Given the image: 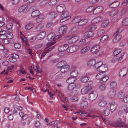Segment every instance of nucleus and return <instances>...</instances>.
I'll use <instances>...</instances> for the list:
<instances>
[{
    "mask_svg": "<svg viewBox=\"0 0 128 128\" xmlns=\"http://www.w3.org/2000/svg\"><path fill=\"white\" fill-rule=\"evenodd\" d=\"M33 68L34 70L38 73H40L42 72L40 68L36 66H34Z\"/></svg>",
    "mask_w": 128,
    "mask_h": 128,
    "instance_id": "nucleus-50",
    "label": "nucleus"
},
{
    "mask_svg": "<svg viewBox=\"0 0 128 128\" xmlns=\"http://www.w3.org/2000/svg\"><path fill=\"white\" fill-rule=\"evenodd\" d=\"M80 18V17L79 16L75 17L72 19V22L74 23H78V24Z\"/></svg>",
    "mask_w": 128,
    "mask_h": 128,
    "instance_id": "nucleus-47",
    "label": "nucleus"
},
{
    "mask_svg": "<svg viewBox=\"0 0 128 128\" xmlns=\"http://www.w3.org/2000/svg\"><path fill=\"white\" fill-rule=\"evenodd\" d=\"M114 37L113 42L114 43H116L121 39V36L118 34H116V33L114 35Z\"/></svg>",
    "mask_w": 128,
    "mask_h": 128,
    "instance_id": "nucleus-20",
    "label": "nucleus"
},
{
    "mask_svg": "<svg viewBox=\"0 0 128 128\" xmlns=\"http://www.w3.org/2000/svg\"><path fill=\"white\" fill-rule=\"evenodd\" d=\"M126 54L125 53H123L122 54L119 56H114V57L112 60V62L113 63L116 62H121L125 60L126 57Z\"/></svg>",
    "mask_w": 128,
    "mask_h": 128,
    "instance_id": "nucleus-1",
    "label": "nucleus"
},
{
    "mask_svg": "<svg viewBox=\"0 0 128 128\" xmlns=\"http://www.w3.org/2000/svg\"><path fill=\"white\" fill-rule=\"evenodd\" d=\"M44 18L43 15H40L36 19V21L37 22H39L42 21Z\"/></svg>",
    "mask_w": 128,
    "mask_h": 128,
    "instance_id": "nucleus-45",
    "label": "nucleus"
},
{
    "mask_svg": "<svg viewBox=\"0 0 128 128\" xmlns=\"http://www.w3.org/2000/svg\"><path fill=\"white\" fill-rule=\"evenodd\" d=\"M67 28L65 26H61L58 30V33L60 34L64 35L65 34L67 31Z\"/></svg>",
    "mask_w": 128,
    "mask_h": 128,
    "instance_id": "nucleus-5",
    "label": "nucleus"
},
{
    "mask_svg": "<svg viewBox=\"0 0 128 128\" xmlns=\"http://www.w3.org/2000/svg\"><path fill=\"white\" fill-rule=\"evenodd\" d=\"M70 79L72 82H70L69 81L68 83L69 84L68 86V90H73L76 86V84L74 82L76 79V78H74L70 77L69 78V80Z\"/></svg>",
    "mask_w": 128,
    "mask_h": 128,
    "instance_id": "nucleus-2",
    "label": "nucleus"
},
{
    "mask_svg": "<svg viewBox=\"0 0 128 128\" xmlns=\"http://www.w3.org/2000/svg\"><path fill=\"white\" fill-rule=\"evenodd\" d=\"M103 10V8L102 6H98L97 7L93 12V13L94 14H97L102 12Z\"/></svg>",
    "mask_w": 128,
    "mask_h": 128,
    "instance_id": "nucleus-10",
    "label": "nucleus"
},
{
    "mask_svg": "<svg viewBox=\"0 0 128 128\" xmlns=\"http://www.w3.org/2000/svg\"><path fill=\"white\" fill-rule=\"evenodd\" d=\"M79 48V46H73L68 48V50H69V51L68 52H73L76 51Z\"/></svg>",
    "mask_w": 128,
    "mask_h": 128,
    "instance_id": "nucleus-13",
    "label": "nucleus"
},
{
    "mask_svg": "<svg viewBox=\"0 0 128 128\" xmlns=\"http://www.w3.org/2000/svg\"><path fill=\"white\" fill-rule=\"evenodd\" d=\"M128 69L126 67L121 69L119 72V75L121 77H123L126 75L127 73Z\"/></svg>",
    "mask_w": 128,
    "mask_h": 128,
    "instance_id": "nucleus-9",
    "label": "nucleus"
},
{
    "mask_svg": "<svg viewBox=\"0 0 128 128\" xmlns=\"http://www.w3.org/2000/svg\"><path fill=\"white\" fill-rule=\"evenodd\" d=\"M57 2L56 0H51L48 2L49 5L50 6L55 5Z\"/></svg>",
    "mask_w": 128,
    "mask_h": 128,
    "instance_id": "nucleus-41",
    "label": "nucleus"
},
{
    "mask_svg": "<svg viewBox=\"0 0 128 128\" xmlns=\"http://www.w3.org/2000/svg\"><path fill=\"white\" fill-rule=\"evenodd\" d=\"M100 71L98 72H102L105 73V72L108 70L107 66L106 64H102L100 68Z\"/></svg>",
    "mask_w": 128,
    "mask_h": 128,
    "instance_id": "nucleus-21",
    "label": "nucleus"
},
{
    "mask_svg": "<svg viewBox=\"0 0 128 128\" xmlns=\"http://www.w3.org/2000/svg\"><path fill=\"white\" fill-rule=\"evenodd\" d=\"M122 24L124 26H128V18H126L123 20Z\"/></svg>",
    "mask_w": 128,
    "mask_h": 128,
    "instance_id": "nucleus-36",
    "label": "nucleus"
},
{
    "mask_svg": "<svg viewBox=\"0 0 128 128\" xmlns=\"http://www.w3.org/2000/svg\"><path fill=\"white\" fill-rule=\"evenodd\" d=\"M103 114L105 116H107L110 113V109L107 108H104L103 111Z\"/></svg>",
    "mask_w": 128,
    "mask_h": 128,
    "instance_id": "nucleus-32",
    "label": "nucleus"
},
{
    "mask_svg": "<svg viewBox=\"0 0 128 128\" xmlns=\"http://www.w3.org/2000/svg\"><path fill=\"white\" fill-rule=\"evenodd\" d=\"M121 50L120 49H117L115 50L113 54L114 56H117L121 52Z\"/></svg>",
    "mask_w": 128,
    "mask_h": 128,
    "instance_id": "nucleus-46",
    "label": "nucleus"
},
{
    "mask_svg": "<svg viewBox=\"0 0 128 128\" xmlns=\"http://www.w3.org/2000/svg\"><path fill=\"white\" fill-rule=\"evenodd\" d=\"M3 43L5 44H6L9 42V41L7 38H3L2 41Z\"/></svg>",
    "mask_w": 128,
    "mask_h": 128,
    "instance_id": "nucleus-61",
    "label": "nucleus"
},
{
    "mask_svg": "<svg viewBox=\"0 0 128 128\" xmlns=\"http://www.w3.org/2000/svg\"><path fill=\"white\" fill-rule=\"evenodd\" d=\"M79 37L76 35L72 34L68 36L66 39L69 40V41L71 43H74L78 40Z\"/></svg>",
    "mask_w": 128,
    "mask_h": 128,
    "instance_id": "nucleus-3",
    "label": "nucleus"
},
{
    "mask_svg": "<svg viewBox=\"0 0 128 128\" xmlns=\"http://www.w3.org/2000/svg\"><path fill=\"white\" fill-rule=\"evenodd\" d=\"M99 49L98 51H97L94 54V56L97 58L99 56H102L103 54V52L102 50H100Z\"/></svg>",
    "mask_w": 128,
    "mask_h": 128,
    "instance_id": "nucleus-27",
    "label": "nucleus"
},
{
    "mask_svg": "<svg viewBox=\"0 0 128 128\" xmlns=\"http://www.w3.org/2000/svg\"><path fill=\"white\" fill-rule=\"evenodd\" d=\"M67 44L62 45L59 47L58 50L60 52H63L66 50H68V46ZM68 52V50L67 51Z\"/></svg>",
    "mask_w": 128,
    "mask_h": 128,
    "instance_id": "nucleus-14",
    "label": "nucleus"
},
{
    "mask_svg": "<svg viewBox=\"0 0 128 128\" xmlns=\"http://www.w3.org/2000/svg\"><path fill=\"white\" fill-rule=\"evenodd\" d=\"M88 106V102L86 101H84L82 102L80 104V107L82 109H86Z\"/></svg>",
    "mask_w": 128,
    "mask_h": 128,
    "instance_id": "nucleus-26",
    "label": "nucleus"
},
{
    "mask_svg": "<svg viewBox=\"0 0 128 128\" xmlns=\"http://www.w3.org/2000/svg\"><path fill=\"white\" fill-rule=\"evenodd\" d=\"M110 125L111 126L114 127H118V124H117L116 122H113L111 123L110 124Z\"/></svg>",
    "mask_w": 128,
    "mask_h": 128,
    "instance_id": "nucleus-63",
    "label": "nucleus"
},
{
    "mask_svg": "<svg viewBox=\"0 0 128 128\" xmlns=\"http://www.w3.org/2000/svg\"><path fill=\"white\" fill-rule=\"evenodd\" d=\"M117 106V103L116 102H112L110 104V108L111 112H113L116 108Z\"/></svg>",
    "mask_w": 128,
    "mask_h": 128,
    "instance_id": "nucleus-15",
    "label": "nucleus"
},
{
    "mask_svg": "<svg viewBox=\"0 0 128 128\" xmlns=\"http://www.w3.org/2000/svg\"><path fill=\"white\" fill-rule=\"evenodd\" d=\"M94 6H91L86 10V12L87 13H89L92 12V11L93 12L94 10Z\"/></svg>",
    "mask_w": 128,
    "mask_h": 128,
    "instance_id": "nucleus-37",
    "label": "nucleus"
},
{
    "mask_svg": "<svg viewBox=\"0 0 128 128\" xmlns=\"http://www.w3.org/2000/svg\"><path fill=\"white\" fill-rule=\"evenodd\" d=\"M55 36L54 33H50L48 36L47 39L48 41L54 40L55 39Z\"/></svg>",
    "mask_w": 128,
    "mask_h": 128,
    "instance_id": "nucleus-18",
    "label": "nucleus"
},
{
    "mask_svg": "<svg viewBox=\"0 0 128 128\" xmlns=\"http://www.w3.org/2000/svg\"><path fill=\"white\" fill-rule=\"evenodd\" d=\"M14 46L16 49H19L20 48L21 44L19 43H16L14 44Z\"/></svg>",
    "mask_w": 128,
    "mask_h": 128,
    "instance_id": "nucleus-55",
    "label": "nucleus"
},
{
    "mask_svg": "<svg viewBox=\"0 0 128 128\" xmlns=\"http://www.w3.org/2000/svg\"><path fill=\"white\" fill-rule=\"evenodd\" d=\"M102 64L103 63L102 62H98L96 63V62L94 67L96 68L97 71H100V68Z\"/></svg>",
    "mask_w": 128,
    "mask_h": 128,
    "instance_id": "nucleus-31",
    "label": "nucleus"
},
{
    "mask_svg": "<svg viewBox=\"0 0 128 128\" xmlns=\"http://www.w3.org/2000/svg\"><path fill=\"white\" fill-rule=\"evenodd\" d=\"M117 86L116 83L114 81H112L110 84V87L111 88H115Z\"/></svg>",
    "mask_w": 128,
    "mask_h": 128,
    "instance_id": "nucleus-52",
    "label": "nucleus"
},
{
    "mask_svg": "<svg viewBox=\"0 0 128 128\" xmlns=\"http://www.w3.org/2000/svg\"><path fill=\"white\" fill-rule=\"evenodd\" d=\"M109 23V21L108 20H105L102 23V28H105L106 26Z\"/></svg>",
    "mask_w": 128,
    "mask_h": 128,
    "instance_id": "nucleus-49",
    "label": "nucleus"
},
{
    "mask_svg": "<svg viewBox=\"0 0 128 128\" xmlns=\"http://www.w3.org/2000/svg\"><path fill=\"white\" fill-rule=\"evenodd\" d=\"M46 32L45 31L41 32L38 34L37 36V38L39 40H42L46 36Z\"/></svg>",
    "mask_w": 128,
    "mask_h": 128,
    "instance_id": "nucleus-24",
    "label": "nucleus"
},
{
    "mask_svg": "<svg viewBox=\"0 0 128 128\" xmlns=\"http://www.w3.org/2000/svg\"><path fill=\"white\" fill-rule=\"evenodd\" d=\"M109 36L108 35H104L101 37L100 41L102 43L104 42L107 40Z\"/></svg>",
    "mask_w": 128,
    "mask_h": 128,
    "instance_id": "nucleus-34",
    "label": "nucleus"
},
{
    "mask_svg": "<svg viewBox=\"0 0 128 128\" xmlns=\"http://www.w3.org/2000/svg\"><path fill=\"white\" fill-rule=\"evenodd\" d=\"M18 11L19 12H23L24 13H26L28 12V10L26 6L25 5H22L18 9Z\"/></svg>",
    "mask_w": 128,
    "mask_h": 128,
    "instance_id": "nucleus-12",
    "label": "nucleus"
},
{
    "mask_svg": "<svg viewBox=\"0 0 128 128\" xmlns=\"http://www.w3.org/2000/svg\"><path fill=\"white\" fill-rule=\"evenodd\" d=\"M118 13V10H114L111 12H108L109 16H113L116 15Z\"/></svg>",
    "mask_w": 128,
    "mask_h": 128,
    "instance_id": "nucleus-39",
    "label": "nucleus"
},
{
    "mask_svg": "<svg viewBox=\"0 0 128 128\" xmlns=\"http://www.w3.org/2000/svg\"><path fill=\"white\" fill-rule=\"evenodd\" d=\"M90 90L89 86L84 87L82 89L81 93L83 94H85L87 93Z\"/></svg>",
    "mask_w": 128,
    "mask_h": 128,
    "instance_id": "nucleus-28",
    "label": "nucleus"
},
{
    "mask_svg": "<svg viewBox=\"0 0 128 128\" xmlns=\"http://www.w3.org/2000/svg\"><path fill=\"white\" fill-rule=\"evenodd\" d=\"M56 16L55 12H52L49 14V17L51 19H54Z\"/></svg>",
    "mask_w": 128,
    "mask_h": 128,
    "instance_id": "nucleus-40",
    "label": "nucleus"
},
{
    "mask_svg": "<svg viewBox=\"0 0 128 128\" xmlns=\"http://www.w3.org/2000/svg\"><path fill=\"white\" fill-rule=\"evenodd\" d=\"M90 49V47L88 46H86L81 50V52L82 54H84L87 52Z\"/></svg>",
    "mask_w": 128,
    "mask_h": 128,
    "instance_id": "nucleus-38",
    "label": "nucleus"
},
{
    "mask_svg": "<svg viewBox=\"0 0 128 128\" xmlns=\"http://www.w3.org/2000/svg\"><path fill=\"white\" fill-rule=\"evenodd\" d=\"M116 92L114 88H111L108 92V96L110 98L114 97L116 94Z\"/></svg>",
    "mask_w": 128,
    "mask_h": 128,
    "instance_id": "nucleus-16",
    "label": "nucleus"
},
{
    "mask_svg": "<svg viewBox=\"0 0 128 128\" xmlns=\"http://www.w3.org/2000/svg\"><path fill=\"white\" fill-rule=\"evenodd\" d=\"M86 40L85 39L81 40L79 42V44L80 45H85L86 44Z\"/></svg>",
    "mask_w": 128,
    "mask_h": 128,
    "instance_id": "nucleus-57",
    "label": "nucleus"
},
{
    "mask_svg": "<svg viewBox=\"0 0 128 128\" xmlns=\"http://www.w3.org/2000/svg\"><path fill=\"white\" fill-rule=\"evenodd\" d=\"M64 4L59 5L56 8L57 12L59 13L62 12L64 10Z\"/></svg>",
    "mask_w": 128,
    "mask_h": 128,
    "instance_id": "nucleus-19",
    "label": "nucleus"
},
{
    "mask_svg": "<svg viewBox=\"0 0 128 128\" xmlns=\"http://www.w3.org/2000/svg\"><path fill=\"white\" fill-rule=\"evenodd\" d=\"M107 104V102L104 101H101L98 103V105L100 107L105 106Z\"/></svg>",
    "mask_w": 128,
    "mask_h": 128,
    "instance_id": "nucleus-44",
    "label": "nucleus"
},
{
    "mask_svg": "<svg viewBox=\"0 0 128 128\" xmlns=\"http://www.w3.org/2000/svg\"><path fill=\"white\" fill-rule=\"evenodd\" d=\"M106 86L105 84H101L100 86L99 89L101 91H104L106 90Z\"/></svg>",
    "mask_w": 128,
    "mask_h": 128,
    "instance_id": "nucleus-48",
    "label": "nucleus"
},
{
    "mask_svg": "<svg viewBox=\"0 0 128 128\" xmlns=\"http://www.w3.org/2000/svg\"><path fill=\"white\" fill-rule=\"evenodd\" d=\"M110 3L109 6L111 8H116L118 6L119 4V3L116 0H110L109 1Z\"/></svg>",
    "mask_w": 128,
    "mask_h": 128,
    "instance_id": "nucleus-4",
    "label": "nucleus"
},
{
    "mask_svg": "<svg viewBox=\"0 0 128 128\" xmlns=\"http://www.w3.org/2000/svg\"><path fill=\"white\" fill-rule=\"evenodd\" d=\"M40 14V12L39 10H35L32 12L31 16L32 17H36L39 16Z\"/></svg>",
    "mask_w": 128,
    "mask_h": 128,
    "instance_id": "nucleus-29",
    "label": "nucleus"
},
{
    "mask_svg": "<svg viewBox=\"0 0 128 128\" xmlns=\"http://www.w3.org/2000/svg\"><path fill=\"white\" fill-rule=\"evenodd\" d=\"M118 97L119 98L122 99L124 97V94L123 92L120 91L118 94Z\"/></svg>",
    "mask_w": 128,
    "mask_h": 128,
    "instance_id": "nucleus-51",
    "label": "nucleus"
},
{
    "mask_svg": "<svg viewBox=\"0 0 128 128\" xmlns=\"http://www.w3.org/2000/svg\"><path fill=\"white\" fill-rule=\"evenodd\" d=\"M96 60L94 59H92L88 61V66H94L96 63Z\"/></svg>",
    "mask_w": 128,
    "mask_h": 128,
    "instance_id": "nucleus-30",
    "label": "nucleus"
},
{
    "mask_svg": "<svg viewBox=\"0 0 128 128\" xmlns=\"http://www.w3.org/2000/svg\"><path fill=\"white\" fill-rule=\"evenodd\" d=\"M89 78L86 76L83 77L81 80V81L83 82H86L89 80Z\"/></svg>",
    "mask_w": 128,
    "mask_h": 128,
    "instance_id": "nucleus-42",
    "label": "nucleus"
},
{
    "mask_svg": "<svg viewBox=\"0 0 128 128\" xmlns=\"http://www.w3.org/2000/svg\"><path fill=\"white\" fill-rule=\"evenodd\" d=\"M100 46L99 45L93 46L90 50V52L94 54L97 51H98L99 49H100Z\"/></svg>",
    "mask_w": 128,
    "mask_h": 128,
    "instance_id": "nucleus-11",
    "label": "nucleus"
},
{
    "mask_svg": "<svg viewBox=\"0 0 128 128\" xmlns=\"http://www.w3.org/2000/svg\"><path fill=\"white\" fill-rule=\"evenodd\" d=\"M103 19V18L102 16L97 17L94 19V21L96 23H98L100 21H101Z\"/></svg>",
    "mask_w": 128,
    "mask_h": 128,
    "instance_id": "nucleus-35",
    "label": "nucleus"
},
{
    "mask_svg": "<svg viewBox=\"0 0 128 128\" xmlns=\"http://www.w3.org/2000/svg\"><path fill=\"white\" fill-rule=\"evenodd\" d=\"M71 100L72 101L75 102L78 100V98L77 96H73Z\"/></svg>",
    "mask_w": 128,
    "mask_h": 128,
    "instance_id": "nucleus-64",
    "label": "nucleus"
},
{
    "mask_svg": "<svg viewBox=\"0 0 128 128\" xmlns=\"http://www.w3.org/2000/svg\"><path fill=\"white\" fill-rule=\"evenodd\" d=\"M12 24L11 23L8 24L6 26V28L8 30H10L12 26Z\"/></svg>",
    "mask_w": 128,
    "mask_h": 128,
    "instance_id": "nucleus-54",
    "label": "nucleus"
},
{
    "mask_svg": "<svg viewBox=\"0 0 128 128\" xmlns=\"http://www.w3.org/2000/svg\"><path fill=\"white\" fill-rule=\"evenodd\" d=\"M8 60L10 62H16V59L15 58H14L12 57L9 58Z\"/></svg>",
    "mask_w": 128,
    "mask_h": 128,
    "instance_id": "nucleus-60",
    "label": "nucleus"
},
{
    "mask_svg": "<svg viewBox=\"0 0 128 128\" xmlns=\"http://www.w3.org/2000/svg\"><path fill=\"white\" fill-rule=\"evenodd\" d=\"M63 62H60L58 63L56 65L57 67L58 68H61L63 66V65L62 64V63H63Z\"/></svg>",
    "mask_w": 128,
    "mask_h": 128,
    "instance_id": "nucleus-59",
    "label": "nucleus"
},
{
    "mask_svg": "<svg viewBox=\"0 0 128 128\" xmlns=\"http://www.w3.org/2000/svg\"><path fill=\"white\" fill-rule=\"evenodd\" d=\"M105 32V31L104 30H101L97 32L98 34V36H101Z\"/></svg>",
    "mask_w": 128,
    "mask_h": 128,
    "instance_id": "nucleus-56",
    "label": "nucleus"
},
{
    "mask_svg": "<svg viewBox=\"0 0 128 128\" xmlns=\"http://www.w3.org/2000/svg\"><path fill=\"white\" fill-rule=\"evenodd\" d=\"M116 122V124H118V127L128 128V125H126L122 122V119L121 118H118Z\"/></svg>",
    "mask_w": 128,
    "mask_h": 128,
    "instance_id": "nucleus-6",
    "label": "nucleus"
},
{
    "mask_svg": "<svg viewBox=\"0 0 128 128\" xmlns=\"http://www.w3.org/2000/svg\"><path fill=\"white\" fill-rule=\"evenodd\" d=\"M94 35V33L91 31L87 32H85L84 34L85 38H88L93 37Z\"/></svg>",
    "mask_w": 128,
    "mask_h": 128,
    "instance_id": "nucleus-17",
    "label": "nucleus"
},
{
    "mask_svg": "<svg viewBox=\"0 0 128 128\" xmlns=\"http://www.w3.org/2000/svg\"><path fill=\"white\" fill-rule=\"evenodd\" d=\"M5 36L7 38L9 39H12L13 37V34L11 33H10L9 34H7V35Z\"/></svg>",
    "mask_w": 128,
    "mask_h": 128,
    "instance_id": "nucleus-58",
    "label": "nucleus"
},
{
    "mask_svg": "<svg viewBox=\"0 0 128 128\" xmlns=\"http://www.w3.org/2000/svg\"><path fill=\"white\" fill-rule=\"evenodd\" d=\"M104 73L101 72L98 74L96 76V79L98 80L102 79L104 77L105 74H104Z\"/></svg>",
    "mask_w": 128,
    "mask_h": 128,
    "instance_id": "nucleus-33",
    "label": "nucleus"
},
{
    "mask_svg": "<svg viewBox=\"0 0 128 128\" xmlns=\"http://www.w3.org/2000/svg\"><path fill=\"white\" fill-rule=\"evenodd\" d=\"M68 15L69 13L68 11H66L64 12L61 15V21L63 22L62 20L64 19V20L65 21L68 19H69L70 17L68 16Z\"/></svg>",
    "mask_w": 128,
    "mask_h": 128,
    "instance_id": "nucleus-8",
    "label": "nucleus"
},
{
    "mask_svg": "<svg viewBox=\"0 0 128 128\" xmlns=\"http://www.w3.org/2000/svg\"><path fill=\"white\" fill-rule=\"evenodd\" d=\"M87 22V20L86 19L81 20L80 18L78 22V25L80 26H82L86 24Z\"/></svg>",
    "mask_w": 128,
    "mask_h": 128,
    "instance_id": "nucleus-22",
    "label": "nucleus"
},
{
    "mask_svg": "<svg viewBox=\"0 0 128 128\" xmlns=\"http://www.w3.org/2000/svg\"><path fill=\"white\" fill-rule=\"evenodd\" d=\"M98 96V94L95 91L92 92L89 96V99L91 100H93L96 99Z\"/></svg>",
    "mask_w": 128,
    "mask_h": 128,
    "instance_id": "nucleus-7",
    "label": "nucleus"
},
{
    "mask_svg": "<svg viewBox=\"0 0 128 128\" xmlns=\"http://www.w3.org/2000/svg\"><path fill=\"white\" fill-rule=\"evenodd\" d=\"M34 26V24L32 22H27L25 26V29L28 30L32 28Z\"/></svg>",
    "mask_w": 128,
    "mask_h": 128,
    "instance_id": "nucleus-23",
    "label": "nucleus"
},
{
    "mask_svg": "<svg viewBox=\"0 0 128 128\" xmlns=\"http://www.w3.org/2000/svg\"><path fill=\"white\" fill-rule=\"evenodd\" d=\"M10 57H12L14 58H15L16 59L18 58V56L16 54H11L10 55Z\"/></svg>",
    "mask_w": 128,
    "mask_h": 128,
    "instance_id": "nucleus-62",
    "label": "nucleus"
},
{
    "mask_svg": "<svg viewBox=\"0 0 128 128\" xmlns=\"http://www.w3.org/2000/svg\"><path fill=\"white\" fill-rule=\"evenodd\" d=\"M104 76V77L102 79V80H100L101 83H102L106 81L108 79V77L107 76Z\"/></svg>",
    "mask_w": 128,
    "mask_h": 128,
    "instance_id": "nucleus-53",
    "label": "nucleus"
},
{
    "mask_svg": "<svg viewBox=\"0 0 128 128\" xmlns=\"http://www.w3.org/2000/svg\"><path fill=\"white\" fill-rule=\"evenodd\" d=\"M78 74V72L76 71H73L70 74L72 78H75L74 77H75L77 76Z\"/></svg>",
    "mask_w": 128,
    "mask_h": 128,
    "instance_id": "nucleus-43",
    "label": "nucleus"
},
{
    "mask_svg": "<svg viewBox=\"0 0 128 128\" xmlns=\"http://www.w3.org/2000/svg\"><path fill=\"white\" fill-rule=\"evenodd\" d=\"M69 66L66 65L60 68V71L62 73H65L69 70Z\"/></svg>",
    "mask_w": 128,
    "mask_h": 128,
    "instance_id": "nucleus-25",
    "label": "nucleus"
}]
</instances>
